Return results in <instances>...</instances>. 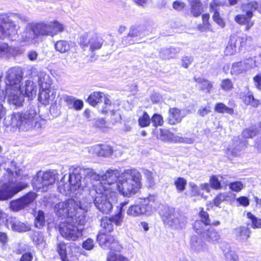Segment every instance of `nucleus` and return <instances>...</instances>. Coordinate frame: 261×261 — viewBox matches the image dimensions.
I'll use <instances>...</instances> for the list:
<instances>
[{"label":"nucleus","mask_w":261,"mask_h":261,"mask_svg":"<svg viewBox=\"0 0 261 261\" xmlns=\"http://www.w3.org/2000/svg\"><path fill=\"white\" fill-rule=\"evenodd\" d=\"M29 17L19 13H11L0 15V39L15 40L17 38L24 45H30L38 42L32 23H29L19 35V23L29 21Z\"/></svg>","instance_id":"obj_1"},{"label":"nucleus","mask_w":261,"mask_h":261,"mask_svg":"<svg viewBox=\"0 0 261 261\" xmlns=\"http://www.w3.org/2000/svg\"><path fill=\"white\" fill-rule=\"evenodd\" d=\"M91 203L77 201L73 199L59 202L54 205V212L59 217L67 218L68 220H76L80 224L85 223L86 214L90 210Z\"/></svg>","instance_id":"obj_2"},{"label":"nucleus","mask_w":261,"mask_h":261,"mask_svg":"<svg viewBox=\"0 0 261 261\" xmlns=\"http://www.w3.org/2000/svg\"><path fill=\"white\" fill-rule=\"evenodd\" d=\"M12 167H14L13 170L8 169L7 172L10 177V181L8 183L0 186V200H6L11 198L14 195L22 190L28 186V184L24 181H20L21 179H25L28 175L23 174L22 170L17 168L16 163L12 162Z\"/></svg>","instance_id":"obj_3"},{"label":"nucleus","mask_w":261,"mask_h":261,"mask_svg":"<svg viewBox=\"0 0 261 261\" xmlns=\"http://www.w3.org/2000/svg\"><path fill=\"white\" fill-rule=\"evenodd\" d=\"M142 175L135 169H127L121 173L116 186L119 192L130 197L135 195L141 188Z\"/></svg>","instance_id":"obj_4"},{"label":"nucleus","mask_w":261,"mask_h":261,"mask_svg":"<svg viewBox=\"0 0 261 261\" xmlns=\"http://www.w3.org/2000/svg\"><path fill=\"white\" fill-rule=\"evenodd\" d=\"M95 191L98 194L94 200L96 207L102 213H109L113 204L117 201V194L114 190L103 187L101 183L95 185Z\"/></svg>","instance_id":"obj_5"},{"label":"nucleus","mask_w":261,"mask_h":261,"mask_svg":"<svg viewBox=\"0 0 261 261\" xmlns=\"http://www.w3.org/2000/svg\"><path fill=\"white\" fill-rule=\"evenodd\" d=\"M37 113L33 109H30L25 112L14 113L11 115L10 124L20 129L27 130L33 127L37 122Z\"/></svg>","instance_id":"obj_6"},{"label":"nucleus","mask_w":261,"mask_h":261,"mask_svg":"<svg viewBox=\"0 0 261 261\" xmlns=\"http://www.w3.org/2000/svg\"><path fill=\"white\" fill-rule=\"evenodd\" d=\"M162 219L165 224L175 229H182L187 223V218L176 212L173 208L165 207L162 212Z\"/></svg>","instance_id":"obj_7"},{"label":"nucleus","mask_w":261,"mask_h":261,"mask_svg":"<svg viewBox=\"0 0 261 261\" xmlns=\"http://www.w3.org/2000/svg\"><path fill=\"white\" fill-rule=\"evenodd\" d=\"M84 224H78L75 219H71L61 224L60 231L66 240L76 241L82 237L83 228L81 226Z\"/></svg>","instance_id":"obj_8"},{"label":"nucleus","mask_w":261,"mask_h":261,"mask_svg":"<svg viewBox=\"0 0 261 261\" xmlns=\"http://www.w3.org/2000/svg\"><path fill=\"white\" fill-rule=\"evenodd\" d=\"M155 197L149 195L143 199H140L137 204L130 206L127 211V214L133 217H137L143 214L150 215L154 208L153 203Z\"/></svg>","instance_id":"obj_9"},{"label":"nucleus","mask_w":261,"mask_h":261,"mask_svg":"<svg viewBox=\"0 0 261 261\" xmlns=\"http://www.w3.org/2000/svg\"><path fill=\"white\" fill-rule=\"evenodd\" d=\"M103 42L104 40L101 37L93 32L84 33L79 39V43L82 48L84 50L88 48L89 51L91 53L100 49Z\"/></svg>","instance_id":"obj_10"},{"label":"nucleus","mask_w":261,"mask_h":261,"mask_svg":"<svg viewBox=\"0 0 261 261\" xmlns=\"http://www.w3.org/2000/svg\"><path fill=\"white\" fill-rule=\"evenodd\" d=\"M56 180L55 174L51 171L37 173L33 185L34 188L42 192L46 191L49 186L53 185Z\"/></svg>","instance_id":"obj_11"},{"label":"nucleus","mask_w":261,"mask_h":261,"mask_svg":"<svg viewBox=\"0 0 261 261\" xmlns=\"http://www.w3.org/2000/svg\"><path fill=\"white\" fill-rule=\"evenodd\" d=\"M23 73L21 68L15 67L9 69L6 75V89L18 91L22 80Z\"/></svg>","instance_id":"obj_12"},{"label":"nucleus","mask_w":261,"mask_h":261,"mask_svg":"<svg viewBox=\"0 0 261 261\" xmlns=\"http://www.w3.org/2000/svg\"><path fill=\"white\" fill-rule=\"evenodd\" d=\"M71 173L68 176V182H65V175L62 178L59 182L58 189L60 193L64 195L70 194V192L78 189L84 190L86 187V184L83 185L80 183L77 179L71 178Z\"/></svg>","instance_id":"obj_13"},{"label":"nucleus","mask_w":261,"mask_h":261,"mask_svg":"<svg viewBox=\"0 0 261 261\" xmlns=\"http://www.w3.org/2000/svg\"><path fill=\"white\" fill-rule=\"evenodd\" d=\"M72 178L77 179L80 183L83 185L87 184L84 182L86 179H91L95 181L100 180V175L96 174V173L91 168H74L72 172L71 173V178Z\"/></svg>","instance_id":"obj_14"},{"label":"nucleus","mask_w":261,"mask_h":261,"mask_svg":"<svg viewBox=\"0 0 261 261\" xmlns=\"http://www.w3.org/2000/svg\"><path fill=\"white\" fill-rule=\"evenodd\" d=\"M97 240L103 249H110L111 251L113 252H119L122 249V247L118 242L110 234L104 233H99L97 236Z\"/></svg>","instance_id":"obj_15"},{"label":"nucleus","mask_w":261,"mask_h":261,"mask_svg":"<svg viewBox=\"0 0 261 261\" xmlns=\"http://www.w3.org/2000/svg\"><path fill=\"white\" fill-rule=\"evenodd\" d=\"M199 216L201 218V220L195 221L193 227L197 233L204 236L205 233L210 228L208 226L210 225L211 221L209 219L208 214L207 212L204 211L203 208L199 213Z\"/></svg>","instance_id":"obj_16"},{"label":"nucleus","mask_w":261,"mask_h":261,"mask_svg":"<svg viewBox=\"0 0 261 261\" xmlns=\"http://www.w3.org/2000/svg\"><path fill=\"white\" fill-rule=\"evenodd\" d=\"M120 175L121 174H120L118 170L109 169L104 174L100 175V180H102L103 182H99L96 185H98L99 183H101L103 187L113 190L111 186L115 184L116 181H119Z\"/></svg>","instance_id":"obj_17"},{"label":"nucleus","mask_w":261,"mask_h":261,"mask_svg":"<svg viewBox=\"0 0 261 261\" xmlns=\"http://www.w3.org/2000/svg\"><path fill=\"white\" fill-rule=\"evenodd\" d=\"M19 89L24 96L28 97L29 99H33L36 96L37 87L32 81L27 80L21 87L20 86Z\"/></svg>","instance_id":"obj_18"},{"label":"nucleus","mask_w":261,"mask_h":261,"mask_svg":"<svg viewBox=\"0 0 261 261\" xmlns=\"http://www.w3.org/2000/svg\"><path fill=\"white\" fill-rule=\"evenodd\" d=\"M7 226L13 231L21 232L31 230L30 225L21 222L14 218H11L7 221Z\"/></svg>","instance_id":"obj_19"},{"label":"nucleus","mask_w":261,"mask_h":261,"mask_svg":"<svg viewBox=\"0 0 261 261\" xmlns=\"http://www.w3.org/2000/svg\"><path fill=\"white\" fill-rule=\"evenodd\" d=\"M18 91L15 90H8L6 89V94L8 97L9 101L13 105L21 107L24 102V95L21 93V90L18 88Z\"/></svg>","instance_id":"obj_20"},{"label":"nucleus","mask_w":261,"mask_h":261,"mask_svg":"<svg viewBox=\"0 0 261 261\" xmlns=\"http://www.w3.org/2000/svg\"><path fill=\"white\" fill-rule=\"evenodd\" d=\"M191 249L196 253L207 252L208 247L206 244L197 236H192L190 240Z\"/></svg>","instance_id":"obj_21"},{"label":"nucleus","mask_w":261,"mask_h":261,"mask_svg":"<svg viewBox=\"0 0 261 261\" xmlns=\"http://www.w3.org/2000/svg\"><path fill=\"white\" fill-rule=\"evenodd\" d=\"M55 96V92L51 88L40 89L38 99L42 104L46 105L53 101Z\"/></svg>","instance_id":"obj_22"},{"label":"nucleus","mask_w":261,"mask_h":261,"mask_svg":"<svg viewBox=\"0 0 261 261\" xmlns=\"http://www.w3.org/2000/svg\"><path fill=\"white\" fill-rule=\"evenodd\" d=\"M184 117L185 115L181 113L180 110L172 108L169 110L168 122L170 124L174 125L180 123Z\"/></svg>","instance_id":"obj_23"},{"label":"nucleus","mask_w":261,"mask_h":261,"mask_svg":"<svg viewBox=\"0 0 261 261\" xmlns=\"http://www.w3.org/2000/svg\"><path fill=\"white\" fill-rule=\"evenodd\" d=\"M236 42H239L240 46L241 47L243 46V39L242 38L238 37L236 38L234 36H231L224 50L225 55L230 56L235 53L236 51Z\"/></svg>","instance_id":"obj_24"},{"label":"nucleus","mask_w":261,"mask_h":261,"mask_svg":"<svg viewBox=\"0 0 261 261\" xmlns=\"http://www.w3.org/2000/svg\"><path fill=\"white\" fill-rule=\"evenodd\" d=\"M258 7V4L255 1H252L246 5V29L250 28L253 24V22L250 20H248L252 17L253 12Z\"/></svg>","instance_id":"obj_25"},{"label":"nucleus","mask_w":261,"mask_h":261,"mask_svg":"<svg viewBox=\"0 0 261 261\" xmlns=\"http://www.w3.org/2000/svg\"><path fill=\"white\" fill-rule=\"evenodd\" d=\"M32 23L35 31V33L37 34L38 37L40 36H49L48 21H41L38 23Z\"/></svg>","instance_id":"obj_26"},{"label":"nucleus","mask_w":261,"mask_h":261,"mask_svg":"<svg viewBox=\"0 0 261 261\" xmlns=\"http://www.w3.org/2000/svg\"><path fill=\"white\" fill-rule=\"evenodd\" d=\"M38 84L40 89H46L51 88L52 84V79L47 73L44 72H40L38 75Z\"/></svg>","instance_id":"obj_27"},{"label":"nucleus","mask_w":261,"mask_h":261,"mask_svg":"<svg viewBox=\"0 0 261 261\" xmlns=\"http://www.w3.org/2000/svg\"><path fill=\"white\" fill-rule=\"evenodd\" d=\"M49 36L54 37L64 30V25L57 21H48Z\"/></svg>","instance_id":"obj_28"},{"label":"nucleus","mask_w":261,"mask_h":261,"mask_svg":"<svg viewBox=\"0 0 261 261\" xmlns=\"http://www.w3.org/2000/svg\"><path fill=\"white\" fill-rule=\"evenodd\" d=\"M142 35V29L140 28H132L128 35L123 38V44H134V42L131 40V38L141 36Z\"/></svg>","instance_id":"obj_29"},{"label":"nucleus","mask_w":261,"mask_h":261,"mask_svg":"<svg viewBox=\"0 0 261 261\" xmlns=\"http://www.w3.org/2000/svg\"><path fill=\"white\" fill-rule=\"evenodd\" d=\"M203 237L208 243L216 244L219 242L220 239V236L215 229L210 228L205 233Z\"/></svg>","instance_id":"obj_30"},{"label":"nucleus","mask_w":261,"mask_h":261,"mask_svg":"<svg viewBox=\"0 0 261 261\" xmlns=\"http://www.w3.org/2000/svg\"><path fill=\"white\" fill-rule=\"evenodd\" d=\"M95 152L100 156H109L113 152V149L108 145H97L94 147Z\"/></svg>","instance_id":"obj_31"},{"label":"nucleus","mask_w":261,"mask_h":261,"mask_svg":"<svg viewBox=\"0 0 261 261\" xmlns=\"http://www.w3.org/2000/svg\"><path fill=\"white\" fill-rule=\"evenodd\" d=\"M105 93L101 92H94L92 93L88 98V102L92 106H96L98 102L102 101V97Z\"/></svg>","instance_id":"obj_32"},{"label":"nucleus","mask_w":261,"mask_h":261,"mask_svg":"<svg viewBox=\"0 0 261 261\" xmlns=\"http://www.w3.org/2000/svg\"><path fill=\"white\" fill-rule=\"evenodd\" d=\"M191 5V12L193 16L197 17L201 13V5L200 0H188Z\"/></svg>","instance_id":"obj_33"},{"label":"nucleus","mask_w":261,"mask_h":261,"mask_svg":"<svg viewBox=\"0 0 261 261\" xmlns=\"http://www.w3.org/2000/svg\"><path fill=\"white\" fill-rule=\"evenodd\" d=\"M159 138L165 142H176L175 140L177 138H175L174 135L169 130L161 129Z\"/></svg>","instance_id":"obj_34"},{"label":"nucleus","mask_w":261,"mask_h":261,"mask_svg":"<svg viewBox=\"0 0 261 261\" xmlns=\"http://www.w3.org/2000/svg\"><path fill=\"white\" fill-rule=\"evenodd\" d=\"M56 50L61 53H65L70 50V46L69 42L65 40H59L55 43Z\"/></svg>","instance_id":"obj_35"},{"label":"nucleus","mask_w":261,"mask_h":261,"mask_svg":"<svg viewBox=\"0 0 261 261\" xmlns=\"http://www.w3.org/2000/svg\"><path fill=\"white\" fill-rule=\"evenodd\" d=\"M35 220L34 224L36 227L40 228L45 225L44 213L42 211H39L35 215Z\"/></svg>","instance_id":"obj_36"},{"label":"nucleus","mask_w":261,"mask_h":261,"mask_svg":"<svg viewBox=\"0 0 261 261\" xmlns=\"http://www.w3.org/2000/svg\"><path fill=\"white\" fill-rule=\"evenodd\" d=\"M103 99L104 106L99 110V111L102 114H107L111 111V110H113L112 109L113 106L108 95L105 94V96L102 97V99Z\"/></svg>","instance_id":"obj_37"},{"label":"nucleus","mask_w":261,"mask_h":261,"mask_svg":"<svg viewBox=\"0 0 261 261\" xmlns=\"http://www.w3.org/2000/svg\"><path fill=\"white\" fill-rule=\"evenodd\" d=\"M196 81L200 88L203 90H206L208 93L210 92L213 85L210 81L203 79H198Z\"/></svg>","instance_id":"obj_38"},{"label":"nucleus","mask_w":261,"mask_h":261,"mask_svg":"<svg viewBox=\"0 0 261 261\" xmlns=\"http://www.w3.org/2000/svg\"><path fill=\"white\" fill-rule=\"evenodd\" d=\"M57 251L61 256L62 261H67L66 244L64 242H59L57 244Z\"/></svg>","instance_id":"obj_39"},{"label":"nucleus","mask_w":261,"mask_h":261,"mask_svg":"<svg viewBox=\"0 0 261 261\" xmlns=\"http://www.w3.org/2000/svg\"><path fill=\"white\" fill-rule=\"evenodd\" d=\"M107 261H128V259L122 254L110 251L107 255Z\"/></svg>","instance_id":"obj_40"},{"label":"nucleus","mask_w":261,"mask_h":261,"mask_svg":"<svg viewBox=\"0 0 261 261\" xmlns=\"http://www.w3.org/2000/svg\"><path fill=\"white\" fill-rule=\"evenodd\" d=\"M151 119L146 112H143L142 115L138 119V124L141 127L148 126L150 124Z\"/></svg>","instance_id":"obj_41"},{"label":"nucleus","mask_w":261,"mask_h":261,"mask_svg":"<svg viewBox=\"0 0 261 261\" xmlns=\"http://www.w3.org/2000/svg\"><path fill=\"white\" fill-rule=\"evenodd\" d=\"M143 172L148 186L149 187L153 186L155 184V173L146 169H143Z\"/></svg>","instance_id":"obj_42"},{"label":"nucleus","mask_w":261,"mask_h":261,"mask_svg":"<svg viewBox=\"0 0 261 261\" xmlns=\"http://www.w3.org/2000/svg\"><path fill=\"white\" fill-rule=\"evenodd\" d=\"M215 110L219 113H227L229 114H232L233 110L225 106L223 103H218L216 105Z\"/></svg>","instance_id":"obj_43"},{"label":"nucleus","mask_w":261,"mask_h":261,"mask_svg":"<svg viewBox=\"0 0 261 261\" xmlns=\"http://www.w3.org/2000/svg\"><path fill=\"white\" fill-rule=\"evenodd\" d=\"M210 15L208 14L202 15V24L198 25V30L201 32L210 30L211 25L208 22Z\"/></svg>","instance_id":"obj_44"},{"label":"nucleus","mask_w":261,"mask_h":261,"mask_svg":"<svg viewBox=\"0 0 261 261\" xmlns=\"http://www.w3.org/2000/svg\"><path fill=\"white\" fill-rule=\"evenodd\" d=\"M101 226L107 231L111 232L113 230L112 220L110 218H102L101 220Z\"/></svg>","instance_id":"obj_45"},{"label":"nucleus","mask_w":261,"mask_h":261,"mask_svg":"<svg viewBox=\"0 0 261 261\" xmlns=\"http://www.w3.org/2000/svg\"><path fill=\"white\" fill-rule=\"evenodd\" d=\"M260 133L261 134V123L258 127L252 126L246 130V136L247 135L248 138H252Z\"/></svg>","instance_id":"obj_46"},{"label":"nucleus","mask_w":261,"mask_h":261,"mask_svg":"<svg viewBox=\"0 0 261 261\" xmlns=\"http://www.w3.org/2000/svg\"><path fill=\"white\" fill-rule=\"evenodd\" d=\"M174 185L178 192H183L187 185V180L182 177L177 178L174 181Z\"/></svg>","instance_id":"obj_47"},{"label":"nucleus","mask_w":261,"mask_h":261,"mask_svg":"<svg viewBox=\"0 0 261 261\" xmlns=\"http://www.w3.org/2000/svg\"><path fill=\"white\" fill-rule=\"evenodd\" d=\"M189 185L191 196H201L203 197V194L200 193V187H198L194 182H190Z\"/></svg>","instance_id":"obj_48"},{"label":"nucleus","mask_w":261,"mask_h":261,"mask_svg":"<svg viewBox=\"0 0 261 261\" xmlns=\"http://www.w3.org/2000/svg\"><path fill=\"white\" fill-rule=\"evenodd\" d=\"M36 197V195L35 193L30 192L28 193L21 199L26 207L31 203L35 199Z\"/></svg>","instance_id":"obj_49"},{"label":"nucleus","mask_w":261,"mask_h":261,"mask_svg":"<svg viewBox=\"0 0 261 261\" xmlns=\"http://www.w3.org/2000/svg\"><path fill=\"white\" fill-rule=\"evenodd\" d=\"M244 66L241 62L234 63L231 68V73L232 75H238L243 72Z\"/></svg>","instance_id":"obj_50"},{"label":"nucleus","mask_w":261,"mask_h":261,"mask_svg":"<svg viewBox=\"0 0 261 261\" xmlns=\"http://www.w3.org/2000/svg\"><path fill=\"white\" fill-rule=\"evenodd\" d=\"M247 218L251 221L253 228H261V219L256 218L251 213H247Z\"/></svg>","instance_id":"obj_51"},{"label":"nucleus","mask_w":261,"mask_h":261,"mask_svg":"<svg viewBox=\"0 0 261 261\" xmlns=\"http://www.w3.org/2000/svg\"><path fill=\"white\" fill-rule=\"evenodd\" d=\"M10 207L14 211H18L25 207L21 199L11 202Z\"/></svg>","instance_id":"obj_52"},{"label":"nucleus","mask_w":261,"mask_h":261,"mask_svg":"<svg viewBox=\"0 0 261 261\" xmlns=\"http://www.w3.org/2000/svg\"><path fill=\"white\" fill-rule=\"evenodd\" d=\"M151 120L152 121L153 125L155 127H157L158 126H162L164 123L163 117L162 116V115L158 114H154L152 116Z\"/></svg>","instance_id":"obj_53"},{"label":"nucleus","mask_w":261,"mask_h":261,"mask_svg":"<svg viewBox=\"0 0 261 261\" xmlns=\"http://www.w3.org/2000/svg\"><path fill=\"white\" fill-rule=\"evenodd\" d=\"M13 50V49L9 47L7 44L0 43V55L4 56L12 54Z\"/></svg>","instance_id":"obj_54"},{"label":"nucleus","mask_w":261,"mask_h":261,"mask_svg":"<svg viewBox=\"0 0 261 261\" xmlns=\"http://www.w3.org/2000/svg\"><path fill=\"white\" fill-rule=\"evenodd\" d=\"M221 88L226 91L230 90L233 88V83L229 79L223 80L221 83Z\"/></svg>","instance_id":"obj_55"},{"label":"nucleus","mask_w":261,"mask_h":261,"mask_svg":"<svg viewBox=\"0 0 261 261\" xmlns=\"http://www.w3.org/2000/svg\"><path fill=\"white\" fill-rule=\"evenodd\" d=\"M95 246V242L91 238H88L83 242L82 247L86 250H91Z\"/></svg>","instance_id":"obj_56"},{"label":"nucleus","mask_w":261,"mask_h":261,"mask_svg":"<svg viewBox=\"0 0 261 261\" xmlns=\"http://www.w3.org/2000/svg\"><path fill=\"white\" fill-rule=\"evenodd\" d=\"M247 101L254 107H258L261 104V101L254 99L251 94H248L247 96H246V102Z\"/></svg>","instance_id":"obj_57"},{"label":"nucleus","mask_w":261,"mask_h":261,"mask_svg":"<svg viewBox=\"0 0 261 261\" xmlns=\"http://www.w3.org/2000/svg\"><path fill=\"white\" fill-rule=\"evenodd\" d=\"M33 242L36 245L43 244L44 242V238L42 233L37 232L34 234L32 237Z\"/></svg>","instance_id":"obj_58"},{"label":"nucleus","mask_w":261,"mask_h":261,"mask_svg":"<svg viewBox=\"0 0 261 261\" xmlns=\"http://www.w3.org/2000/svg\"><path fill=\"white\" fill-rule=\"evenodd\" d=\"M210 184L212 188L219 189L221 188V184L216 176H212L210 179Z\"/></svg>","instance_id":"obj_59"},{"label":"nucleus","mask_w":261,"mask_h":261,"mask_svg":"<svg viewBox=\"0 0 261 261\" xmlns=\"http://www.w3.org/2000/svg\"><path fill=\"white\" fill-rule=\"evenodd\" d=\"M112 222L116 225H120L123 221V216L122 214L121 210L116 215L111 218Z\"/></svg>","instance_id":"obj_60"},{"label":"nucleus","mask_w":261,"mask_h":261,"mask_svg":"<svg viewBox=\"0 0 261 261\" xmlns=\"http://www.w3.org/2000/svg\"><path fill=\"white\" fill-rule=\"evenodd\" d=\"M226 198V196L224 194L220 193L218 194L213 200V204L216 206H218L221 202L224 201Z\"/></svg>","instance_id":"obj_61"},{"label":"nucleus","mask_w":261,"mask_h":261,"mask_svg":"<svg viewBox=\"0 0 261 261\" xmlns=\"http://www.w3.org/2000/svg\"><path fill=\"white\" fill-rule=\"evenodd\" d=\"M95 126L103 130L108 127L107 122L103 119H97L95 122Z\"/></svg>","instance_id":"obj_62"},{"label":"nucleus","mask_w":261,"mask_h":261,"mask_svg":"<svg viewBox=\"0 0 261 261\" xmlns=\"http://www.w3.org/2000/svg\"><path fill=\"white\" fill-rule=\"evenodd\" d=\"M229 188L234 191L239 192L243 189V186L240 182H234L230 184Z\"/></svg>","instance_id":"obj_63"},{"label":"nucleus","mask_w":261,"mask_h":261,"mask_svg":"<svg viewBox=\"0 0 261 261\" xmlns=\"http://www.w3.org/2000/svg\"><path fill=\"white\" fill-rule=\"evenodd\" d=\"M63 99L68 107L69 109H72V107L75 98L71 96L65 95L64 96Z\"/></svg>","instance_id":"obj_64"}]
</instances>
